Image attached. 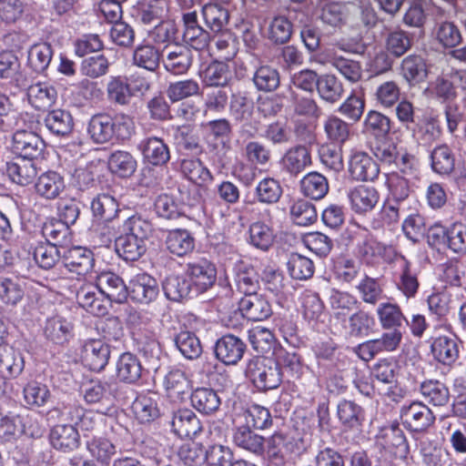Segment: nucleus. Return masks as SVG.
<instances>
[{
	"label": "nucleus",
	"mask_w": 466,
	"mask_h": 466,
	"mask_svg": "<svg viewBox=\"0 0 466 466\" xmlns=\"http://www.w3.org/2000/svg\"><path fill=\"white\" fill-rule=\"evenodd\" d=\"M401 75L410 83H420L428 76L425 60L416 55L406 56L401 62Z\"/></svg>",
	"instance_id": "obj_46"
},
{
	"label": "nucleus",
	"mask_w": 466,
	"mask_h": 466,
	"mask_svg": "<svg viewBox=\"0 0 466 466\" xmlns=\"http://www.w3.org/2000/svg\"><path fill=\"white\" fill-rule=\"evenodd\" d=\"M410 177H401L398 173L392 174L389 178L390 198L388 200L409 208L410 204Z\"/></svg>",
	"instance_id": "obj_57"
},
{
	"label": "nucleus",
	"mask_w": 466,
	"mask_h": 466,
	"mask_svg": "<svg viewBox=\"0 0 466 466\" xmlns=\"http://www.w3.org/2000/svg\"><path fill=\"white\" fill-rule=\"evenodd\" d=\"M349 172L355 180L372 181L378 177L380 168L367 153L355 152L349 161Z\"/></svg>",
	"instance_id": "obj_19"
},
{
	"label": "nucleus",
	"mask_w": 466,
	"mask_h": 466,
	"mask_svg": "<svg viewBox=\"0 0 466 466\" xmlns=\"http://www.w3.org/2000/svg\"><path fill=\"white\" fill-rule=\"evenodd\" d=\"M248 235L249 244L262 251L268 250L275 240L273 229L261 221L254 222L249 226Z\"/></svg>",
	"instance_id": "obj_49"
},
{
	"label": "nucleus",
	"mask_w": 466,
	"mask_h": 466,
	"mask_svg": "<svg viewBox=\"0 0 466 466\" xmlns=\"http://www.w3.org/2000/svg\"><path fill=\"white\" fill-rule=\"evenodd\" d=\"M255 87L261 92H273L280 85V76L277 68L269 65H260L252 76Z\"/></svg>",
	"instance_id": "obj_41"
},
{
	"label": "nucleus",
	"mask_w": 466,
	"mask_h": 466,
	"mask_svg": "<svg viewBox=\"0 0 466 466\" xmlns=\"http://www.w3.org/2000/svg\"><path fill=\"white\" fill-rule=\"evenodd\" d=\"M272 315L269 301L258 293L244 296L238 303V311H234V318H246L252 321H262Z\"/></svg>",
	"instance_id": "obj_8"
},
{
	"label": "nucleus",
	"mask_w": 466,
	"mask_h": 466,
	"mask_svg": "<svg viewBox=\"0 0 466 466\" xmlns=\"http://www.w3.org/2000/svg\"><path fill=\"white\" fill-rule=\"evenodd\" d=\"M143 368L138 358L125 352L120 355L116 362V377L126 383L137 382L142 375Z\"/></svg>",
	"instance_id": "obj_33"
},
{
	"label": "nucleus",
	"mask_w": 466,
	"mask_h": 466,
	"mask_svg": "<svg viewBox=\"0 0 466 466\" xmlns=\"http://www.w3.org/2000/svg\"><path fill=\"white\" fill-rule=\"evenodd\" d=\"M27 96L29 103L37 110H46L56 101V88L46 83H36L28 87Z\"/></svg>",
	"instance_id": "obj_34"
},
{
	"label": "nucleus",
	"mask_w": 466,
	"mask_h": 466,
	"mask_svg": "<svg viewBox=\"0 0 466 466\" xmlns=\"http://www.w3.org/2000/svg\"><path fill=\"white\" fill-rule=\"evenodd\" d=\"M231 80V73L227 63L211 62L203 73V83L207 86L225 87Z\"/></svg>",
	"instance_id": "obj_47"
},
{
	"label": "nucleus",
	"mask_w": 466,
	"mask_h": 466,
	"mask_svg": "<svg viewBox=\"0 0 466 466\" xmlns=\"http://www.w3.org/2000/svg\"><path fill=\"white\" fill-rule=\"evenodd\" d=\"M388 330L379 339L359 344L354 351L361 360L369 361L380 352L396 350L402 340L403 330L398 329Z\"/></svg>",
	"instance_id": "obj_4"
},
{
	"label": "nucleus",
	"mask_w": 466,
	"mask_h": 466,
	"mask_svg": "<svg viewBox=\"0 0 466 466\" xmlns=\"http://www.w3.org/2000/svg\"><path fill=\"white\" fill-rule=\"evenodd\" d=\"M25 367L22 354L11 346H0V377L3 379L15 378L21 374Z\"/></svg>",
	"instance_id": "obj_29"
},
{
	"label": "nucleus",
	"mask_w": 466,
	"mask_h": 466,
	"mask_svg": "<svg viewBox=\"0 0 466 466\" xmlns=\"http://www.w3.org/2000/svg\"><path fill=\"white\" fill-rule=\"evenodd\" d=\"M110 358V347L102 339H89L83 345L82 359L86 367L94 371H101Z\"/></svg>",
	"instance_id": "obj_14"
},
{
	"label": "nucleus",
	"mask_w": 466,
	"mask_h": 466,
	"mask_svg": "<svg viewBox=\"0 0 466 466\" xmlns=\"http://www.w3.org/2000/svg\"><path fill=\"white\" fill-rule=\"evenodd\" d=\"M137 147L145 161L152 166H163L170 159L169 147L160 137H147L139 142Z\"/></svg>",
	"instance_id": "obj_16"
},
{
	"label": "nucleus",
	"mask_w": 466,
	"mask_h": 466,
	"mask_svg": "<svg viewBox=\"0 0 466 466\" xmlns=\"http://www.w3.org/2000/svg\"><path fill=\"white\" fill-rule=\"evenodd\" d=\"M186 274L196 295L207 291L217 279L215 265L204 258L189 261L186 265Z\"/></svg>",
	"instance_id": "obj_5"
},
{
	"label": "nucleus",
	"mask_w": 466,
	"mask_h": 466,
	"mask_svg": "<svg viewBox=\"0 0 466 466\" xmlns=\"http://www.w3.org/2000/svg\"><path fill=\"white\" fill-rule=\"evenodd\" d=\"M287 268L290 277L298 280L310 279L315 270L313 261L298 253H292L289 256Z\"/></svg>",
	"instance_id": "obj_58"
},
{
	"label": "nucleus",
	"mask_w": 466,
	"mask_h": 466,
	"mask_svg": "<svg viewBox=\"0 0 466 466\" xmlns=\"http://www.w3.org/2000/svg\"><path fill=\"white\" fill-rule=\"evenodd\" d=\"M230 112L237 121H246L253 114L254 102L247 91H236L232 93L229 102Z\"/></svg>",
	"instance_id": "obj_50"
},
{
	"label": "nucleus",
	"mask_w": 466,
	"mask_h": 466,
	"mask_svg": "<svg viewBox=\"0 0 466 466\" xmlns=\"http://www.w3.org/2000/svg\"><path fill=\"white\" fill-rule=\"evenodd\" d=\"M134 123L130 116L125 114L112 117L108 114L94 115L87 126V133L96 144H105L113 138L127 140L133 134Z\"/></svg>",
	"instance_id": "obj_2"
},
{
	"label": "nucleus",
	"mask_w": 466,
	"mask_h": 466,
	"mask_svg": "<svg viewBox=\"0 0 466 466\" xmlns=\"http://www.w3.org/2000/svg\"><path fill=\"white\" fill-rule=\"evenodd\" d=\"M264 438L247 425L238 426L234 430L233 442L239 448L244 449L256 455L264 451Z\"/></svg>",
	"instance_id": "obj_36"
},
{
	"label": "nucleus",
	"mask_w": 466,
	"mask_h": 466,
	"mask_svg": "<svg viewBox=\"0 0 466 466\" xmlns=\"http://www.w3.org/2000/svg\"><path fill=\"white\" fill-rule=\"evenodd\" d=\"M93 215L104 221H112L119 211L116 199L109 194H98L91 202Z\"/></svg>",
	"instance_id": "obj_51"
},
{
	"label": "nucleus",
	"mask_w": 466,
	"mask_h": 466,
	"mask_svg": "<svg viewBox=\"0 0 466 466\" xmlns=\"http://www.w3.org/2000/svg\"><path fill=\"white\" fill-rule=\"evenodd\" d=\"M245 425L256 429L265 430L271 426L272 418L269 410L258 404H252L243 411Z\"/></svg>",
	"instance_id": "obj_61"
},
{
	"label": "nucleus",
	"mask_w": 466,
	"mask_h": 466,
	"mask_svg": "<svg viewBox=\"0 0 466 466\" xmlns=\"http://www.w3.org/2000/svg\"><path fill=\"white\" fill-rule=\"evenodd\" d=\"M207 30L210 36L227 31L229 21V12L227 8L218 4H208L201 10Z\"/></svg>",
	"instance_id": "obj_23"
},
{
	"label": "nucleus",
	"mask_w": 466,
	"mask_h": 466,
	"mask_svg": "<svg viewBox=\"0 0 466 466\" xmlns=\"http://www.w3.org/2000/svg\"><path fill=\"white\" fill-rule=\"evenodd\" d=\"M35 187L39 196L54 199L65 189V181L57 172L47 171L39 176Z\"/></svg>",
	"instance_id": "obj_37"
},
{
	"label": "nucleus",
	"mask_w": 466,
	"mask_h": 466,
	"mask_svg": "<svg viewBox=\"0 0 466 466\" xmlns=\"http://www.w3.org/2000/svg\"><path fill=\"white\" fill-rule=\"evenodd\" d=\"M117 390L118 384L116 381L93 382L86 389L84 398L90 404L101 403L111 406Z\"/></svg>",
	"instance_id": "obj_28"
},
{
	"label": "nucleus",
	"mask_w": 466,
	"mask_h": 466,
	"mask_svg": "<svg viewBox=\"0 0 466 466\" xmlns=\"http://www.w3.org/2000/svg\"><path fill=\"white\" fill-rule=\"evenodd\" d=\"M246 350V343L232 334L223 335L215 344L216 358L226 365L237 364L243 358Z\"/></svg>",
	"instance_id": "obj_10"
},
{
	"label": "nucleus",
	"mask_w": 466,
	"mask_h": 466,
	"mask_svg": "<svg viewBox=\"0 0 466 466\" xmlns=\"http://www.w3.org/2000/svg\"><path fill=\"white\" fill-rule=\"evenodd\" d=\"M162 289L167 299L176 302L196 295L190 280L182 275L167 276L162 281Z\"/></svg>",
	"instance_id": "obj_21"
},
{
	"label": "nucleus",
	"mask_w": 466,
	"mask_h": 466,
	"mask_svg": "<svg viewBox=\"0 0 466 466\" xmlns=\"http://www.w3.org/2000/svg\"><path fill=\"white\" fill-rule=\"evenodd\" d=\"M245 374L260 391L277 389L282 381L279 362L268 358L256 357L249 360Z\"/></svg>",
	"instance_id": "obj_3"
},
{
	"label": "nucleus",
	"mask_w": 466,
	"mask_h": 466,
	"mask_svg": "<svg viewBox=\"0 0 466 466\" xmlns=\"http://www.w3.org/2000/svg\"><path fill=\"white\" fill-rule=\"evenodd\" d=\"M400 419L413 431H423L435 421L432 410L422 401H412L400 409Z\"/></svg>",
	"instance_id": "obj_6"
},
{
	"label": "nucleus",
	"mask_w": 466,
	"mask_h": 466,
	"mask_svg": "<svg viewBox=\"0 0 466 466\" xmlns=\"http://www.w3.org/2000/svg\"><path fill=\"white\" fill-rule=\"evenodd\" d=\"M0 78L18 88H24L28 84L26 75L21 68V63L13 52L0 53Z\"/></svg>",
	"instance_id": "obj_15"
},
{
	"label": "nucleus",
	"mask_w": 466,
	"mask_h": 466,
	"mask_svg": "<svg viewBox=\"0 0 466 466\" xmlns=\"http://www.w3.org/2000/svg\"><path fill=\"white\" fill-rule=\"evenodd\" d=\"M431 167L441 175L451 174L455 167V157L447 145H440L431 153Z\"/></svg>",
	"instance_id": "obj_54"
},
{
	"label": "nucleus",
	"mask_w": 466,
	"mask_h": 466,
	"mask_svg": "<svg viewBox=\"0 0 466 466\" xmlns=\"http://www.w3.org/2000/svg\"><path fill=\"white\" fill-rule=\"evenodd\" d=\"M62 251V261L70 272L84 276L93 269L95 258L90 249L77 246Z\"/></svg>",
	"instance_id": "obj_12"
},
{
	"label": "nucleus",
	"mask_w": 466,
	"mask_h": 466,
	"mask_svg": "<svg viewBox=\"0 0 466 466\" xmlns=\"http://www.w3.org/2000/svg\"><path fill=\"white\" fill-rule=\"evenodd\" d=\"M351 209L358 214H365L372 210L380 199L378 190L373 187L358 186L348 193Z\"/></svg>",
	"instance_id": "obj_20"
},
{
	"label": "nucleus",
	"mask_w": 466,
	"mask_h": 466,
	"mask_svg": "<svg viewBox=\"0 0 466 466\" xmlns=\"http://www.w3.org/2000/svg\"><path fill=\"white\" fill-rule=\"evenodd\" d=\"M173 340L177 349L186 359L195 360L202 353L200 340L191 331L181 330L174 336Z\"/></svg>",
	"instance_id": "obj_52"
},
{
	"label": "nucleus",
	"mask_w": 466,
	"mask_h": 466,
	"mask_svg": "<svg viewBox=\"0 0 466 466\" xmlns=\"http://www.w3.org/2000/svg\"><path fill=\"white\" fill-rule=\"evenodd\" d=\"M167 249L174 256L184 257L195 248V238L187 229L169 230L165 238Z\"/></svg>",
	"instance_id": "obj_27"
},
{
	"label": "nucleus",
	"mask_w": 466,
	"mask_h": 466,
	"mask_svg": "<svg viewBox=\"0 0 466 466\" xmlns=\"http://www.w3.org/2000/svg\"><path fill=\"white\" fill-rule=\"evenodd\" d=\"M96 288L111 302L121 304L128 298V286L121 277L111 271L97 275Z\"/></svg>",
	"instance_id": "obj_9"
},
{
	"label": "nucleus",
	"mask_w": 466,
	"mask_h": 466,
	"mask_svg": "<svg viewBox=\"0 0 466 466\" xmlns=\"http://www.w3.org/2000/svg\"><path fill=\"white\" fill-rule=\"evenodd\" d=\"M50 443L62 451H71L79 445V434L73 425L59 424L55 426L49 435Z\"/></svg>",
	"instance_id": "obj_24"
},
{
	"label": "nucleus",
	"mask_w": 466,
	"mask_h": 466,
	"mask_svg": "<svg viewBox=\"0 0 466 466\" xmlns=\"http://www.w3.org/2000/svg\"><path fill=\"white\" fill-rule=\"evenodd\" d=\"M74 324L61 315H55L46 319L43 333L46 339L57 346H65L73 338Z\"/></svg>",
	"instance_id": "obj_11"
},
{
	"label": "nucleus",
	"mask_w": 466,
	"mask_h": 466,
	"mask_svg": "<svg viewBox=\"0 0 466 466\" xmlns=\"http://www.w3.org/2000/svg\"><path fill=\"white\" fill-rule=\"evenodd\" d=\"M6 173L14 183L27 186L35 180L37 168L35 161L15 157L6 163Z\"/></svg>",
	"instance_id": "obj_25"
},
{
	"label": "nucleus",
	"mask_w": 466,
	"mask_h": 466,
	"mask_svg": "<svg viewBox=\"0 0 466 466\" xmlns=\"http://www.w3.org/2000/svg\"><path fill=\"white\" fill-rule=\"evenodd\" d=\"M182 40L184 45L176 44L164 49L163 65L165 69L173 75L186 74L192 66L194 54L206 49L210 41V34L198 22L196 11L184 12L181 16Z\"/></svg>",
	"instance_id": "obj_1"
},
{
	"label": "nucleus",
	"mask_w": 466,
	"mask_h": 466,
	"mask_svg": "<svg viewBox=\"0 0 466 466\" xmlns=\"http://www.w3.org/2000/svg\"><path fill=\"white\" fill-rule=\"evenodd\" d=\"M192 406L200 413L209 415L217 411L221 404L220 398L211 388L199 387L190 395Z\"/></svg>",
	"instance_id": "obj_31"
},
{
	"label": "nucleus",
	"mask_w": 466,
	"mask_h": 466,
	"mask_svg": "<svg viewBox=\"0 0 466 466\" xmlns=\"http://www.w3.org/2000/svg\"><path fill=\"white\" fill-rule=\"evenodd\" d=\"M96 289L91 286H82L76 292V301L87 312L96 316H104L107 313V309L97 298Z\"/></svg>",
	"instance_id": "obj_55"
},
{
	"label": "nucleus",
	"mask_w": 466,
	"mask_h": 466,
	"mask_svg": "<svg viewBox=\"0 0 466 466\" xmlns=\"http://www.w3.org/2000/svg\"><path fill=\"white\" fill-rule=\"evenodd\" d=\"M337 416L343 431H360L365 420V410L355 401L342 400L338 403Z\"/></svg>",
	"instance_id": "obj_18"
},
{
	"label": "nucleus",
	"mask_w": 466,
	"mask_h": 466,
	"mask_svg": "<svg viewBox=\"0 0 466 466\" xmlns=\"http://www.w3.org/2000/svg\"><path fill=\"white\" fill-rule=\"evenodd\" d=\"M46 144L35 133L18 130L13 135L12 150L18 158H25L35 161L44 152Z\"/></svg>",
	"instance_id": "obj_7"
},
{
	"label": "nucleus",
	"mask_w": 466,
	"mask_h": 466,
	"mask_svg": "<svg viewBox=\"0 0 466 466\" xmlns=\"http://www.w3.org/2000/svg\"><path fill=\"white\" fill-rule=\"evenodd\" d=\"M127 291L128 297L132 300L142 304H148L156 299L159 289L156 279L147 273H142L136 275L130 279Z\"/></svg>",
	"instance_id": "obj_13"
},
{
	"label": "nucleus",
	"mask_w": 466,
	"mask_h": 466,
	"mask_svg": "<svg viewBox=\"0 0 466 466\" xmlns=\"http://www.w3.org/2000/svg\"><path fill=\"white\" fill-rule=\"evenodd\" d=\"M376 313L383 329H405L406 318L398 304L380 303L376 309Z\"/></svg>",
	"instance_id": "obj_30"
},
{
	"label": "nucleus",
	"mask_w": 466,
	"mask_h": 466,
	"mask_svg": "<svg viewBox=\"0 0 466 466\" xmlns=\"http://www.w3.org/2000/svg\"><path fill=\"white\" fill-rule=\"evenodd\" d=\"M281 165L289 174L298 176L311 165L310 152L304 145L292 147L282 157Z\"/></svg>",
	"instance_id": "obj_22"
},
{
	"label": "nucleus",
	"mask_w": 466,
	"mask_h": 466,
	"mask_svg": "<svg viewBox=\"0 0 466 466\" xmlns=\"http://www.w3.org/2000/svg\"><path fill=\"white\" fill-rule=\"evenodd\" d=\"M43 235L48 244L63 250L64 246L70 242V228L59 220H51L43 227Z\"/></svg>",
	"instance_id": "obj_56"
},
{
	"label": "nucleus",
	"mask_w": 466,
	"mask_h": 466,
	"mask_svg": "<svg viewBox=\"0 0 466 466\" xmlns=\"http://www.w3.org/2000/svg\"><path fill=\"white\" fill-rule=\"evenodd\" d=\"M108 167L120 177H129L136 171L137 161L130 153L117 150L110 155Z\"/></svg>",
	"instance_id": "obj_62"
},
{
	"label": "nucleus",
	"mask_w": 466,
	"mask_h": 466,
	"mask_svg": "<svg viewBox=\"0 0 466 466\" xmlns=\"http://www.w3.org/2000/svg\"><path fill=\"white\" fill-rule=\"evenodd\" d=\"M319 97L329 104H335L343 96L342 82L334 75H321L316 87Z\"/></svg>",
	"instance_id": "obj_42"
},
{
	"label": "nucleus",
	"mask_w": 466,
	"mask_h": 466,
	"mask_svg": "<svg viewBox=\"0 0 466 466\" xmlns=\"http://www.w3.org/2000/svg\"><path fill=\"white\" fill-rule=\"evenodd\" d=\"M160 52L149 43L139 44L133 51L132 63L134 66L154 72L159 66Z\"/></svg>",
	"instance_id": "obj_39"
},
{
	"label": "nucleus",
	"mask_w": 466,
	"mask_h": 466,
	"mask_svg": "<svg viewBox=\"0 0 466 466\" xmlns=\"http://www.w3.org/2000/svg\"><path fill=\"white\" fill-rule=\"evenodd\" d=\"M364 303L376 305L382 298L383 289L378 279L365 274L356 286Z\"/></svg>",
	"instance_id": "obj_59"
},
{
	"label": "nucleus",
	"mask_w": 466,
	"mask_h": 466,
	"mask_svg": "<svg viewBox=\"0 0 466 466\" xmlns=\"http://www.w3.org/2000/svg\"><path fill=\"white\" fill-rule=\"evenodd\" d=\"M408 209L409 208L388 200L379 213V218L372 221V228L380 229L384 226L394 227L399 223L400 217L408 213Z\"/></svg>",
	"instance_id": "obj_53"
},
{
	"label": "nucleus",
	"mask_w": 466,
	"mask_h": 466,
	"mask_svg": "<svg viewBox=\"0 0 466 466\" xmlns=\"http://www.w3.org/2000/svg\"><path fill=\"white\" fill-rule=\"evenodd\" d=\"M183 175L198 186H205L213 180V176L198 158H184L180 163Z\"/></svg>",
	"instance_id": "obj_43"
},
{
	"label": "nucleus",
	"mask_w": 466,
	"mask_h": 466,
	"mask_svg": "<svg viewBox=\"0 0 466 466\" xmlns=\"http://www.w3.org/2000/svg\"><path fill=\"white\" fill-rule=\"evenodd\" d=\"M45 125L47 129L56 136L66 137L74 127V119L69 111L65 109H54L45 117Z\"/></svg>",
	"instance_id": "obj_38"
},
{
	"label": "nucleus",
	"mask_w": 466,
	"mask_h": 466,
	"mask_svg": "<svg viewBox=\"0 0 466 466\" xmlns=\"http://www.w3.org/2000/svg\"><path fill=\"white\" fill-rule=\"evenodd\" d=\"M164 387L172 397H179L187 393L190 388V381L185 372L179 369L169 370L164 377Z\"/></svg>",
	"instance_id": "obj_64"
},
{
	"label": "nucleus",
	"mask_w": 466,
	"mask_h": 466,
	"mask_svg": "<svg viewBox=\"0 0 466 466\" xmlns=\"http://www.w3.org/2000/svg\"><path fill=\"white\" fill-rule=\"evenodd\" d=\"M282 195L279 182L272 177L263 178L256 187L255 196L258 202L263 204H275Z\"/></svg>",
	"instance_id": "obj_63"
},
{
	"label": "nucleus",
	"mask_w": 466,
	"mask_h": 466,
	"mask_svg": "<svg viewBox=\"0 0 466 466\" xmlns=\"http://www.w3.org/2000/svg\"><path fill=\"white\" fill-rule=\"evenodd\" d=\"M53 57V48L48 43L33 45L27 54V66L35 73H44Z\"/></svg>",
	"instance_id": "obj_44"
},
{
	"label": "nucleus",
	"mask_w": 466,
	"mask_h": 466,
	"mask_svg": "<svg viewBox=\"0 0 466 466\" xmlns=\"http://www.w3.org/2000/svg\"><path fill=\"white\" fill-rule=\"evenodd\" d=\"M128 81L121 76H111L106 84L107 99L116 105L127 106L132 97Z\"/></svg>",
	"instance_id": "obj_48"
},
{
	"label": "nucleus",
	"mask_w": 466,
	"mask_h": 466,
	"mask_svg": "<svg viewBox=\"0 0 466 466\" xmlns=\"http://www.w3.org/2000/svg\"><path fill=\"white\" fill-rule=\"evenodd\" d=\"M86 449L91 457L103 465H107L112 457L116 453V446L108 439L102 437H95L86 441Z\"/></svg>",
	"instance_id": "obj_60"
},
{
	"label": "nucleus",
	"mask_w": 466,
	"mask_h": 466,
	"mask_svg": "<svg viewBox=\"0 0 466 466\" xmlns=\"http://www.w3.org/2000/svg\"><path fill=\"white\" fill-rule=\"evenodd\" d=\"M235 283L238 290L244 296L258 293L259 289L258 276L256 270L242 262L235 268Z\"/></svg>",
	"instance_id": "obj_40"
},
{
	"label": "nucleus",
	"mask_w": 466,
	"mask_h": 466,
	"mask_svg": "<svg viewBox=\"0 0 466 466\" xmlns=\"http://www.w3.org/2000/svg\"><path fill=\"white\" fill-rule=\"evenodd\" d=\"M419 390L424 400L434 407H444L451 399L449 387L439 380L422 381Z\"/></svg>",
	"instance_id": "obj_26"
},
{
	"label": "nucleus",
	"mask_w": 466,
	"mask_h": 466,
	"mask_svg": "<svg viewBox=\"0 0 466 466\" xmlns=\"http://www.w3.org/2000/svg\"><path fill=\"white\" fill-rule=\"evenodd\" d=\"M300 189L308 198L321 199L329 192L328 179L319 172H309L300 180Z\"/></svg>",
	"instance_id": "obj_45"
},
{
	"label": "nucleus",
	"mask_w": 466,
	"mask_h": 466,
	"mask_svg": "<svg viewBox=\"0 0 466 466\" xmlns=\"http://www.w3.org/2000/svg\"><path fill=\"white\" fill-rule=\"evenodd\" d=\"M173 431L180 438H194L202 431L200 420L189 409H180L173 412L171 419Z\"/></svg>",
	"instance_id": "obj_17"
},
{
	"label": "nucleus",
	"mask_w": 466,
	"mask_h": 466,
	"mask_svg": "<svg viewBox=\"0 0 466 466\" xmlns=\"http://www.w3.org/2000/svg\"><path fill=\"white\" fill-rule=\"evenodd\" d=\"M431 348L434 358L443 365L451 366L459 359L460 350L455 339L438 337L432 341Z\"/></svg>",
	"instance_id": "obj_32"
},
{
	"label": "nucleus",
	"mask_w": 466,
	"mask_h": 466,
	"mask_svg": "<svg viewBox=\"0 0 466 466\" xmlns=\"http://www.w3.org/2000/svg\"><path fill=\"white\" fill-rule=\"evenodd\" d=\"M115 246L117 255L127 261L137 260L147 250L145 242L125 232L116 238Z\"/></svg>",
	"instance_id": "obj_35"
}]
</instances>
